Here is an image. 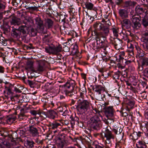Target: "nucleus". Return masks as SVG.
I'll return each mask as SVG.
<instances>
[{
    "instance_id": "1",
    "label": "nucleus",
    "mask_w": 148,
    "mask_h": 148,
    "mask_svg": "<svg viewBox=\"0 0 148 148\" xmlns=\"http://www.w3.org/2000/svg\"><path fill=\"white\" fill-rule=\"evenodd\" d=\"M95 29L94 32L96 36L97 44L101 43L103 41L100 40V38L105 39L108 35L110 32L109 26L104 25L101 23L99 21L96 22L93 25Z\"/></svg>"
},
{
    "instance_id": "2",
    "label": "nucleus",
    "mask_w": 148,
    "mask_h": 148,
    "mask_svg": "<svg viewBox=\"0 0 148 148\" xmlns=\"http://www.w3.org/2000/svg\"><path fill=\"white\" fill-rule=\"evenodd\" d=\"M97 110L96 109V111L99 115H95L91 117L90 119V127L93 130L95 131L99 130L101 127L100 121L102 119V117L100 114V111H98L97 112Z\"/></svg>"
},
{
    "instance_id": "3",
    "label": "nucleus",
    "mask_w": 148,
    "mask_h": 148,
    "mask_svg": "<svg viewBox=\"0 0 148 148\" xmlns=\"http://www.w3.org/2000/svg\"><path fill=\"white\" fill-rule=\"evenodd\" d=\"M75 85L74 81L73 80L68 81L64 85V88L66 89L64 91L66 95L70 97H73L74 96L75 93L74 90Z\"/></svg>"
},
{
    "instance_id": "4",
    "label": "nucleus",
    "mask_w": 148,
    "mask_h": 148,
    "mask_svg": "<svg viewBox=\"0 0 148 148\" xmlns=\"http://www.w3.org/2000/svg\"><path fill=\"white\" fill-rule=\"evenodd\" d=\"M76 107L77 110L81 114H84L89 111L90 109V104L87 100L79 102Z\"/></svg>"
},
{
    "instance_id": "5",
    "label": "nucleus",
    "mask_w": 148,
    "mask_h": 148,
    "mask_svg": "<svg viewBox=\"0 0 148 148\" xmlns=\"http://www.w3.org/2000/svg\"><path fill=\"white\" fill-rule=\"evenodd\" d=\"M104 137L106 138V145L105 148H110L112 146L110 140L113 139L114 138V135L112 134L111 131L109 130L107 128L103 132Z\"/></svg>"
},
{
    "instance_id": "6",
    "label": "nucleus",
    "mask_w": 148,
    "mask_h": 148,
    "mask_svg": "<svg viewBox=\"0 0 148 148\" xmlns=\"http://www.w3.org/2000/svg\"><path fill=\"white\" fill-rule=\"evenodd\" d=\"M62 47L60 45L57 46H49L48 47L46 48L45 49L47 53L55 55H57L58 53L62 51Z\"/></svg>"
},
{
    "instance_id": "7",
    "label": "nucleus",
    "mask_w": 148,
    "mask_h": 148,
    "mask_svg": "<svg viewBox=\"0 0 148 148\" xmlns=\"http://www.w3.org/2000/svg\"><path fill=\"white\" fill-rule=\"evenodd\" d=\"M36 24L37 25V27L40 33H45L44 31L45 27L43 21L41 18L39 16L35 18Z\"/></svg>"
},
{
    "instance_id": "8",
    "label": "nucleus",
    "mask_w": 148,
    "mask_h": 148,
    "mask_svg": "<svg viewBox=\"0 0 148 148\" xmlns=\"http://www.w3.org/2000/svg\"><path fill=\"white\" fill-rule=\"evenodd\" d=\"M103 109L104 113L108 118L107 119H110L114 115V108L112 106L105 107Z\"/></svg>"
},
{
    "instance_id": "9",
    "label": "nucleus",
    "mask_w": 148,
    "mask_h": 148,
    "mask_svg": "<svg viewBox=\"0 0 148 148\" xmlns=\"http://www.w3.org/2000/svg\"><path fill=\"white\" fill-rule=\"evenodd\" d=\"M62 135H60L56 138V143L58 148H64L65 141L64 138H62Z\"/></svg>"
},
{
    "instance_id": "10",
    "label": "nucleus",
    "mask_w": 148,
    "mask_h": 148,
    "mask_svg": "<svg viewBox=\"0 0 148 148\" xmlns=\"http://www.w3.org/2000/svg\"><path fill=\"white\" fill-rule=\"evenodd\" d=\"M93 90L97 92L100 97H102L101 94L104 92L105 91L104 88L100 85H95L93 86Z\"/></svg>"
},
{
    "instance_id": "11",
    "label": "nucleus",
    "mask_w": 148,
    "mask_h": 148,
    "mask_svg": "<svg viewBox=\"0 0 148 148\" xmlns=\"http://www.w3.org/2000/svg\"><path fill=\"white\" fill-rule=\"evenodd\" d=\"M45 70L44 62L43 61H40L38 62V65L34 70V72L40 73Z\"/></svg>"
},
{
    "instance_id": "12",
    "label": "nucleus",
    "mask_w": 148,
    "mask_h": 148,
    "mask_svg": "<svg viewBox=\"0 0 148 148\" xmlns=\"http://www.w3.org/2000/svg\"><path fill=\"white\" fill-rule=\"evenodd\" d=\"M138 18H136L139 21H141V24L145 27L148 26V16L145 15L144 16L137 15Z\"/></svg>"
},
{
    "instance_id": "13",
    "label": "nucleus",
    "mask_w": 148,
    "mask_h": 148,
    "mask_svg": "<svg viewBox=\"0 0 148 148\" xmlns=\"http://www.w3.org/2000/svg\"><path fill=\"white\" fill-rule=\"evenodd\" d=\"M136 16L134 15L132 16L133 19V24L132 27L134 29L137 30L139 29L141 26V24L139 22V21L136 18H138V16L135 17Z\"/></svg>"
},
{
    "instance_id": "14",
    "label": "nucleus",
    "mask_w": 148,
    "mask_h": 148,
    "mask_svg": "<svg viewBox=\"0 0 148 148\" xmlns=\"http://www.w3.org/2000/svg\"><path fill=\"white\" fill-rule=\"evenodd\" d=\"M29 131L31 136L33 137H36L39 135L38 130L34 127L31 126L29 127Z\"/></svg>"
},
{
    "instance_id": "15",
    "label": "nucleus",
    "mask_w": 148,
    "mask_h": 148,
    "mask_svg": "<svg viewBox=\"0 0 148 148\" xmlns=\"http://www.w3.org/2000/svg\"><path fill=\"white\" fill-rule=\"evenodd\" d=\"M11 36L14 38L18 40L20 37L21 33L18 30V29H16L13 27L11 32Z\"/></svg>"
},
{
    "instance_id": "16",
    "label": "nucleus",
    "mask_w": 148,
    "mask_h": 148,
    "mask_svg": "<svg viewBox=\"0 0 148 148\" xmlns=\"http://www.w3.org/2000/svg\"><path fill=\"white\" fill-rule=\"evenodd\" d=\"M18 29L20 32V33H21V34L22 33V34L24 36H26L28 32L29 27L25 25H21L19 27Z\"/></svg>"
},
{
    "instance_id": "17",
    "label": "nucleus",
    "mask_w": 148,
    "mask_h": 148,
    "mask_svg": "<svg viewBox=\"0 0 148 148\" xmlns=\"http://www.w3.org/2000/svg\"><path fill=\"white\" fill-rule=\"evenodd\" d=\"M33 64L34 62L32 61L28 60L26 62V65L25 68V69L28 71H31L34 72Z\"/></svg>"
},
{
    "instance_id": "18",
    "label": "nucleus",
    "mask_w": 148,
    "mask_h": 148,
    "mask_svg": "<svg viewBox=\"0 0 148 148\" xmlns=\"http://www.w3.org/2000/svg\"><path fill=\"white\" fill-rule=\"evenodd\" d=\"M47 117L52 119H54L58 116L57 112L52 110H49L47 112Z\"/></svg>"
},
{
    "instance_id": "19",
    "label": "nucleus",
    "mask_w": 148,
    "mask_h": 148,
    "mask_svg": "<svg viewBox=\"0 0 148 148\" xmlns=\"http://www.w3.org/2000/svg\"><path fill=\"white\" fill-rule=\"evenodd\" d=\"M122 26L125 27L127 29H130L131 26V23L130 20L128 19H125L121 22Z\"/></svg>"
},
{
    "instance_id": "20",
    "label": "nucleus",
    "mask_w": 148,
    "mask_h": 148,
    "mask_svg": "<svg viewBox=\"0 0 148 148\" xmlns=\"http://www.w3.org/2000/svg\"><path fill=\"white\" fill-rule=\"evenodd\" d=\"M11 25H19L21 23L20 19L14 16L10 21Z\"/></svg>"
},
{
    "instance_id": "21",
    "label": "nucleus",
    "mask_w": 148,
    "mask_h": 148,
    "mask_svg": "<svg viewBox=\"0 0 148 148\" xmlns=\"http://www.w3.org/2000/svg\"><path fill=\"white\" fill-rule=\"evenodd\" d=\"M122 129L119 125H114L112 129V131L116 134H119L122 132Z\"/></svg>"
},
{
    "instance_id": "22",
    "label": "nucleus",
    "mask_w": 148,
    "mask_h": 148,
    "mask_svg": "<svg viewBox=\"0 0 148 148\" xmlns=\"http://www.w3.org/2000/svg\"><path fill=\"white\" fill-rule=\"evenodd\" d=\"M137 3L136 2L128 1L124 2V5L125 7L129 8L131 6L134 7L136 5Z\"/></svg>"
},
{
    "instance_id": "23",
    "label": "nucleus",
    "mask_w": 148,
    "mask_h": 148,
    "mask_svg": "<svg viewBox=\"0 0 148 148\" xmlns=\"http://www.w3.org/2000/svg\"><path fill=\"white\" fill-rule=\"evenodd\" d=\"M122 41L118 39L114 40L112 42V44L114 46L116 49H119V48L121 47Z\"/></svg>"
},
{
    "instance_id": "24",
    "label": "nucleus",
    "mask_w": 148,
    "mask_h": 148,
    "mask_svg": "<svg viewBox=\"0 0 148 148\" xmlns=\"http://www.w3.org/2000/svg\"><path fill=\"white\" fill-rule=\"evenodd\" d=\"M119 13L120 16L123 18H126L128 17L127 12L124 9L119 10Z\"/></svg>"
},
{
    "instance_id": "25",
    "label": "nucleus",
    "mask_w": 148,
    "mask_h": 148,
    "mask_svg": "<svg viewBox=\"0 0 148 148\" xmlns=\"http://www.w3.org/2000/svg\"><path fill=\"white\" fill-rule=\"evenodd\" d=\"M72 50L71 51V53L73 55H76L79 53L78 47L77 45L75 44L74 45H72L71 46Z\"/></svg>"
},
{
    "instance_id": "26",
    "label": "nucleus",
    "mask_w": 148,
    "mask_h": 148,
    "mask_svg": "<svg viewBox=\"0 0 148 148\" xmlns=\"http://www.w3.org/2000/svg\"><path fill=\"white\" fill-rule=\"evenodd\" d=\"M135 11L137 13L140 14V16H143L142 15V14L144 13L145 10L143 8L139 6H136L135 8Z\"/></svg>"
},
{
    "instance_id": "27",
    "label": "nucleus",
    "mask_w": 148,
    "mask_h": 148,
    "mask_svg": "<svg viewBox=\"0 0 148 148\" xmlns=\"http://www.w3.org/2000/svg\"><path fill=\"white\" fill-rule=\"evenodd\" d=\"M71 121V124L72 125H74L75 124H77L78 123V118L76 116L73 117L72 115H71L70 118Z\"/></svg>"
},
{
    "instance_id": "28",
    "label": "nucleus",
    "mask_w": 148,
    "mask_h": 148,
    "mask_svg": "<svg viewBox=\"0 0 148 148\" xmlns=\"http://www.w3.org/2000/svg\"><path fill=\"white\" fill-rule=\"evenodd\" d=\"M35 144L33 140H27L25 143L26 146L27 148H33Z\"/></svg>"
},
{
    "instance_id": "29",
    "label": "nucleus",
    "mask_w": 148,
    "mask_h": 148,
    "mask_svg": "<svg viewBox=\"0 0 148 148\" xmlns=\"http://www.w3.org/2000/svg\"><path fill=\"white\" fill-rule=\"evenodd\" d=\"M142 66L145 65H148V54H145V56L143 57L142 60Z\"/></svg>"
},
{
    "instance_id": "30",
    "label": "nucleus",
    "mask_w": 148,
    "mask_h": 148,
    "mask_svg": "<svg viewBox=\"0 0 148 148\" xmlns=\"http://www.w3.org/2000/svg\"><path fill=\"white\" fill-rule=\"evenodd\" d=\"M136 145L138 148H146L147 147V146L145 142L142 141H139L136 143Z\"/></svg>"
},
{
    "instance_id": "31",
    "label": "nucleus",
    "mask_w": 148,
    "mask_h": 148,
    "mask_svg": "<svg viewBox=\"0 0 148 148\" xmlns=\"http://www.w3.org/2000/svg\"><path fill=\"white\" fill-rule=\"evenodd\" d=\"M51 128L53 129H57L58 128H60L61 127L62 125L61 124L57 122H54L51 125Z\"/></svg>"
},
{
    "instance_id": "32",
    "label": "nucleus",
    "mask_w": 148,
    "mask_h": 148,
    "mask_svg": "<svg viewBox=\"0 0 148 148\" xmlns=\"http://www.w3.org/2000/svg\"><path fill=\"white\" fill-rule=\"evenodd\" d=\"M46 25L47 26L48 28H51L53 24V21L52 20L49 18H48L46 20Z\"/></svg>"
},
{
    "instance_id": "33",
    "label": "nucleus",
    "mask_w": 148,
    "mask_h": 148,
    "mask_svg": "<svg viewBox=\"0 0 148 148\" xmlns=\"http://www.w3.org/2000/svg\"><path fill=\"white\" fill-rule=\"evenodd\" d=\"M137 50V56L139 58L143 57L145 56V52L142 49L138 47Z\"/></svg>"
},
{
    "instance_id": "34",
    "label": "nucleus",
    "mask_w": 148,
    "mask_h": 148,
    "mask_svg": "<svg viewBox=\"0 0 148 148\" xmlns=\"http://www.w3.org/2000/svg\"><path fill=\"white\" fill-rule=\"evenodd\" d=\"M85 7L88 10H92L93 9L94 5L91 3L87 2L85 3Z\"/></svg>"
},
{
    "instance_id": "35",
    "label": "nucleus",
    "mask_w": 148,
    "mask_h": 148,
    "mask_svg": "<svg viewBox=\"0 0 148 148\" xmlns=\"http://www.w3.org/2000/svg\"><path fill=\"white\" fill-rule=\"evenodd\" d=\"M103 42H103L102 43H100V44H99V43L97 44L98 45L99 44V45H100L101 46L100 47H101V49H100L101 51V54L103 56L105 57L107 53V51H106V49L105 48H103L101 47H102V44Z\"/></svg>"
},
{
    "instance_id": "36",
    "label": "nucleus",
    "mask_w": 148,
    "mask_h": 148,
    "mask_svg": "<svg viewBox=\"0 0 148 148\" xmlns=\"http://www.w3.org/2000/svg\"><path fill=\"white\" fill-rule=\"evenodd\" d=\"M144 43L143 45L144 49L145 51L148 50V38H146L144 40Z\"/></svg>"
},
{
    "instance_id": "37",
    "label": "nucleus",
    "mask_w": 148,
    "mask_h": 148,
    "mask_svg": "<svg viewBox=\"0 0 148 148\" xmlns=\"http://www.w3.org/2000/svg\"><path fill=\"white\" fill-rule=\"evenodd\" d=\"M60 19H61L62 22L64 23L66 22V17L67 16L64 12L61 13L60 16Z\"/></svg>"
},
{
    "instance_id": "38",
    "label": "nucleus",
    "mask_w": 148,
    "mask_h": 148,
    "mask_svg": "<svg viewBox=\"0 0 148 148\" xmlns=\"http://www.w3.org/2000/svg\"><path fill=\"white\" fill-rule=\"evenodd\" d=\"M112 29L114 36L117 37L118 36L119 28L118 27H113Z\"/></svg>"
},
{
    "instance_id": "39",
    "label": "nucleus",
    "mask_w": 148,
    "mask_h": 148,
    "mask_svg": "<svg viewBox=\"0 0 148 148\" xmlns=\"http://www.w3.org/2000/svg\"><path fill=\"white\" fill-rule=\"evenodd\" d=\"M125 53L124 51L120 52L119 53V62L120 63L121 62V61H123L125 59L124 58V57H125Z\"/></svg>"
},
{
    "instance_id": "40",
    "label": "nucleus",
    "mask_w": 148,
    "mask_h": 148,
    "mask_svg": "<svg viewBox=\"0 0 148 148\" xmlns=\"http://www.w3.org/2000/svg\"><path fill=\"white\" fill-rule=\"evenodd\" d=\"M30 33L32 36H34L37 35V31L36 29L32 28L30 30Z\"/></svg>"
},
{
    "instance_id": "41",
    "label": "nucleus",
    "mask_w": 148,
    "mask_h": 148,
    "mask_svg": "<svg viewBox=\"0 0 148 148\" xmlns=\"http://www.w3.org/2000/svg\"><path fill=\"white\" fill-rule=\"evenodd\" d=\"M53 84L51 83H47L45 86L47 90H50L53 88Z\"/></svg>"
},
{
    "instance_id": "42",
    "label": "nucleus",
    "mask_w": 148,
    "mask_h": 148,
    "mask_svg": "<svg viewBox=\"0 0 148 148\" xmlns=\"http://www.w3.org/2000/svg\"><path fill=\"white\" fill-rule=\"evenodd\" d=\"M141 4L144 7L148 8V5L146 3H148V1L147 0H140Z\"/></svg>"
},
{
    "instance_id": "43",
    "label": "nucleus",
    "mask_w": 148,
    "mask_h": 148,
    "mask_svg": "<svg viewBox=\"0 0 148 148\" xmlns=\"http://www.w3.org/2000/svg\"><path fill=\"white\" fill-rule=\"evenodd\" d=\"M31 114L33 116H36L37 114H40V110H31L30 112Z\"/></svg>"
},
{
    "instance_id": "44",
    "label": "nucleus",
    "mask_w": 148,
    "mask_h": 148,
    "mask_svg": "<svg viewBox=\"0 0 148 148\" xmlns=\"http://www.w3.org/2000/svg\"><path fill=\"white\" fill-rule=\"evenodd\" d=\"M105 19L104 18H103L102 20V22H105L106 23V25H108L109 26V25L110 24L109 23H110V21H109V19L108 18V16H107L106 17H105Z\"/></svg>"
},
{
    "instance_id": "45",
    "label": "nucleus",
    "mask_w": 148,
    "mask_h": 148,
    "mask_svg": "<svg viewBox=\"0 0 148 148\" xmlns=\"http://www.w3.org/2000/svg\"><path fill=\"white\" fill-rule=\"evenodd\" d=\"M132 61L131 60H127L126 59H125L123 61H121V62L120 63L123 65L125 66L126 65H128L130 64Z\"/></svg>"
},
{
    "instance_id": "46",
    "label": "nucleus",
    "mask_w": 148,
    "mask_h": 148,
    "mask_svg": "<svg viewBox=\"0 0 148 148\" xmlns=\"http://www.w3.org/2000/svg\"><path fill=\"white\" fill-rule=\"evenodd\" d=\"M127 104V108H132L134 106V103L132 101H130L128 102Z\"/></svg>"
},
{
    "instance_id": "47",
    "label": "nucleus",
    "mask_w": 148,
    "mask_h": 148,
    "mask_svg": "<svg viewBox=\"0 0 148 148\" xmlns=\"http://www.w3.org/2000/svg\"><path fill=\"white\" fill-rule=\"evenodd\" d=\"M25 116L24 112V109L22 108L21 110V112L19 115H18V117L21 119H23V117Z\"/></svg>"
},
{
    "instance_id": "48",
    "label": "nucleus",
    "mask_w": 148,
    "mask_h": 148,
    "mask_svg": "<svg viewBox=\"0 0 148 148\" xmlns=\"http://www.w3.org/2000/svg\"><path fill=\"white\" fill-rule=\"evenodd\" d=\"M15 120V119L14 117H12L11 116L9 117L7 120L8 123L9 124H11L13 121Z\"/></svg>"
},
{
    "instance_id": "49",
    "label": "nucleus",
    "mask_w": 148,
    "mask_h": 148,
    "mask_svg": "<svg viewBox=\"0 0 148 148\" xmlns=\"http://www.w3.org/2000/svg\"><path fill=\"white\" fill-rule=\"evenodd\" d=\"M148 94V93H147L145 92H143L141 93V96L143 99H148V98H147V95Z\"/></svg>"
},
{
    "instance_id": "50",
    "label": "nucleus",
    "mask_w": 148,
    "mask_h": 148,
    "mask_svg": "<svg viewBox=\"0 0 148 148\" xmlns=\"http://www.w3.org/2000/svg\"><path fill=\"white\" fill-rule=\"evenodd\" d=\"M127 51L129 53V54L131 56L134 55V49L132 48H130L128 49L127 50Z\"/></svg>"
},
{
    "instance_id": "51",
    "label": "nucleus",
    "mask_w": 148,
    "mask_h": 148,
    "mask_svg": "<svg viewBox=\"0 0 148 148\" xmlns=\"http://www.w3.org/2000/svg\"><path fill=\"white\" fill-rule=\"evenodd\" d=\"M80 93L85 94L86 93V90L84 86L80 88Z\"/></svg>"
},
{
    "instance_id": "52",
    "label": "nucleus",
    "mask_w": 148,
    "mask_h": 148,
    "mask_svg": "<svg viewBox=\"0 0 148 148\" xmlns=\"http://www.w3.org/2000/svg\"><path fill=\"white\" fill-rule=\"evenodd\" d=\"M3 145L6 147V148H9L10 147L11 145L10 143L7 141H4L3 143Z\"/></svg>"
},
{
    "instance_id": "53",
    "label": "nucleus",
    "mask_w": 148,
    "mask_h": 148,
    "mask_svg": "<svg viewBox=\"0 0 148 148\" xmlns=\"http://www.w3.org/2000/svg\"><path fill=\"white\" fill-rule=\"evenodd\" d=\"M42 40L43 42L46 43L49 42V39L48 38L47 36H45Z\"/></svg>"
},
{
    "instance_id": "54",
    "label": "nucleus",
    "mask_w": 148,
    "mask_h": 148,
    "mask_svg": "<svg viewBox=\"0 0 148 148\" xmlns=\"http://www.w3.org/2000/svg\"><path fill=\"white\" fill-rule=\"evenodd\" d=\"M144 75L148 77V68L145 69L143 71Z\"/></svg>"
},
{
    "instance_id": "55",
    "label": "nucleus",
    "mask_w": 148,
    "mask_h": 148,
    "mask_svg": "<svg viewBox=\"0 0 148 148\" xmlns=\"http://www.w3.org/2000/svg\"><path fill=\"white\" fill-rule=\"evenodd\" d=\"M27 83L31 87H33L34 84V82L33 81L28 80L27 81Z\"/></svg>"
},
{
    "instance_id": "56",
    "label": "nucleus",
    "mask_w": 148,
    "mask_h": 148,
    "mask_svg": "<svg viewBox=\"0 0 148 148\" xmlns=\"http://www.w3.org/2000/svg\"><path fill=\"white\" fill-rule=\"evenodd\" d=\"M5 5L0 2V10H2L5 8Z\"/></svg>"
},
{
    "instance_id": "57",
    "label": "nucleus",
    "mask_w": 148,
    "mask_h": 148,
    "mask_svg": "<svg viewBox=\"0 0 148 148\" xmlns=\"http://www.w3.org/2000/svg\"><path fill=\"white\" fill-rule=\"evenodd\" d=\"M35 141L38 144H42L43 143V141L39 140L38 138H36Z\"/></svg>"
},
{
    "instance_id": "58",
    "label": "nucleus",
    "mask_w": 148,
    "mask_h": 148,
    "mask_svg": "<svg viewBox=\"0 0 148 148\" xmlns=\"http://www.w3.org/2000/svg\"><path fill=\"white\" fill-rule=\"evenodd\" d=\"M57 55V57L58 60H62L63 59V57L62 56L61 54L58 53Z\"/></svg>"
},
{
    "instance_id": "59",
    "label": "nucleus",
    "mask_w": 148,
    "mask_h": 148,
    "mask_svg": "<svg viewBox=\"0 0 148 148\" xmlns=\"http://www.w3.org/2000/svg\"><path fill=\"white\" fill-rule=\"evenodd\" d=\"M125 33L126 36H129L131 37L133 36V35L131 33V32L129 31H127L125 32Z\"/></svg>"
},
{
    "instance_id": "60",
    "label": "nucleus",
    "mask_w": 148,
    "mask_h": 148,
    "mask_svg": "<svg viewBox=\"0 0 148 148\" xmlns=\"http://www.w3.org/2000/svg\"><path fill=\"white\" fill-rule=\"evenodd\" d=\"M40 113L39 115H41V114H42V115H44L45 117H47V112H45L44 111H41L40 110Z\"/></svg>"
},
{
    "instance_id": "61",
    "label": "nucleus",
    "mask_w": 148,
    "mask_h": 148,
    "mask_svg": "<svg viewBox=\"0 0 148 148\" xmlns=\"http://www.w3.org/2000/svg\"><path fill=\"white\" fill-rule=\"evenodd\" d=\"M113 76L114 79H116L119 78V75L117 73H115L113 75Z\"/></svg>"
},
{
    "instance_id": "62",
    "label": "nucleus",
    "mask_w": 148,
    "mask_h": 148,
    "mask_svg": "<svg viewBox=\"0 0 148 148\" xmlns=\"http://www.w3.org/2000/svg\"><path fill=\"white\" fill-rule=\"evenodd\" d=\"M97 11H95L94 12L92 13V15L93 18H95L97 17Z\"/></svg>"
},
{
    "instance_id": "63",
    "label": "nucleus",
    "mask_w": 148,
    "mask_h": 148,
    "mask_svg": "<svg viewBox=\"0 0 148 148\" xmlns=\"http://www.w3.org/2000/svg\"><path fill=\"white\" fill-rule=\"evenodd\" d=\"M38 9L37 7L34 6V7H29V9L30 10H37Z\"/></svg>"
},
{
    "instance_id": "64",
    "label": "nucleus",
    "mask_w": 148,
    "mask_h": 148,
    "mask_svg": "<svg viewBox=\"0 0 148 148\" xmlns=\"http://www.w3.org/2000/svg\"><path fill=\"white\" fill-rule=\"evenodd\" d=\"M143 35L145 36V39L146 38H148V31L145 32L143 34Z\"/></svg>"
}]
</instances>
